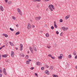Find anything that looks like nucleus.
Masks as SVG:
<instances>
[{
  "instance_id": "bb28decb",
  "label": "nucleus",
  "mask_w": 77,
  "mask_h": 77,
  "mask_svg": "<svg viewBox=\"0 0 77 77\" xmlns=\"http://www.w3.org/2000/svg\"><path fill=\"white\" fill-rule=\"evenodd\" d=\"M60 23H62V22H63V20L62 19H60Z\"/></svg>"
},
{
  "instance_id": "603ef678",
  "label": "nucleus",
  "mask_w": 77,
  "mask_h": 77,
  "mask_svg": "<svg viewBox=\"0 0 77 77\" xmlns=\"http://www.w3.org/2000/svg\"><path fill=\"white\" fill-rule=\"evenodd\" d=\"M50 0H44L45 2H48V1H49Z\"/></svg>"
},
{
  "instance_id": "20e7f679",
  "label": "nucleus",
  "mask_w": 77,
  "mask_h": 77,
  "mask_svg": "<svg viewBox=\"0 0 77 77\" xmlns=\"http://www.w3.org/2000/svg\"><path fill=\"white\" fill-rule=\"evenodd\" d=\"M0 11L2 12H3L4 11V8L2 5L0 6Z\"/></svg>"
},
{
  "instance_id": "a18cd8bd",
  "label": "nucleus",
  "mask_w": 77,
  "mask_h": 77,
  "mask_svg": "<svg viewBox=\"0 0 77 77\" xmlns=\"http://www.w3.org/2000/svg\"><path fill=\"white\" fill-rule=\"evenodd\" d=\"M16 26L18 27H19V24H17L16 25Z\"/></svg>"
},
{
  "instance_id": "9d476101",
  "label": "nucleus",
  "mask_w": 77,
  "mask_h": 77,
  "mask_svg": "<svg viewBox=\"0 0 77 77\" xmlns=\"http://www.w3.org/2000/svg\"><path fill=\"white\" fill-rule=\"evenodd\" d=\"M45 74H46L48 75H49L50 74V72H48V70H46L45 71Z\"/></svg>"
},
{
  "instance_id": "dca6fc26",
  "label": "nucleus",
  "mask_w": 77,
  "mask_h": 77,
  "mask_svg": "<svg viewBox=\"0 0 77 77\" xmlns=\"http://www.w3.org/2000/svg\"><path fill=\"white\" fill-rule=\"evenodd\" d=\"M2 57H8V55L7 54L2 55Z\"/></svg>"
},
{
  "instance_id": "09e8293b",
  "label": "nucleus",
  "mask_w": 77,
  "mask_h": 77,
  "mask_svg": "<svg viewBox=\"0 0 77 77\" xmlns=\"http://www.w3.org/2000/svg\"><path fill=\"white\" fill-rule=\"evenodd\" d=\"M37 2H41V0H37Z\"/></svg>"
},
{
  "instance_id": "f257e3e1",
  "label": "nucleus",
  "mask_w": 77,
  "mask_h": 77,
  "mask_svg": "<svg viewBox=\"0 0 77 77\" xmlns=\"http://www.w3.org/2000/svg\"><path fill=\"white\" fill-rule=\"evenodd\" d=\"M61 29L63 30H64V31H66V30H68V27L66 28L65 27L63 26L61 28Z\"/></svg>"
},
{
  "instance_id": "69168bd1",
  "label": "nucleus",
  "mask_w": 77,
  "mask_h": 77,
  "mask_svg": "<svg viewBox=\"0 0 77 77\" xmlns=\"http://www.w3.org/2000/svg\"><path fill=\"white\" fill-rule=\"evenodd\" d=\"M48 11V8H47L46 9V11Z\"/></svg>"
},
{
  "instance_id": "bf43d9fd",
  "label": "nucleus",
  "mask_w": 77,
  "mask_h": 77,
  "mask_svg": "<svg viewBox=\"0 0 77 77\" xmlns=\"http://www.w3.org/2000/svg\"><path fill=\"white\" fill-rule=\"evenodd\" d=\"M5 47V46L4 45L2 46V48H3L4 47Z\"/></svg>"
},
{
  "instance_id": "864d4df0",
  "label": "nucleus",
  "mask_w": 77,
  "mask_h": 77,
  "mask_svg": "<svg viewBox=\"0 0 77 77\" xmlns=\"http://www.w3.org/2000/svg\"><path fill=\"white\" fill-rule=\"evenodd\" d=\"M33 1L34 2H37V0H33Z\"/></svg>"
},
{
  "instance_id": "c756f323",
  "label": "nucleus",
  "mask_w": 77,
  "mask_h": 77,
  "mask_svg": "<svg viewBox=\"0 0 77 77\" xmlns=\"http://www.w3.org/2000/svg\"><path fill=\"white\" fill-rule=\"evenodd\" d=\"M31 27L32 28H34V27H35V25H32L31 26Z\"/></svg>"
},
{
  "instance_id": "6e6d98bb",
  "label": "nucleus",
  "mask_w": 77,
  "mask_h": 77,
  "mask_svg": "<svg viewBox=\"0 0 77 77\" xmlns=\"http://www.w3.org/2000/svg\"><path fill=\"white\" fill-rule=\"evenodd\" d=\"M9 3L10 4H12V2H11V1H10V2H9Z\"/></svg>"
},
{
  "instance_id": "f8f14e48",
  "label": "nucleus",
  "mask_w": 77,
  "mask_h": 77,
  "mask_svg": "<svg viewBox=\"0 0 77 77\" xmlns=\"http://www.w3.org/2000/svg\"><path fill=\"white\" fill-rule=\"evenodd\" d=\"M36 64L37 65H39V66H41V62H37L36 63Z\"/></svg>"
},
{
  "instance_id": "a878e982",
  "label": "nucleus",
  "mask_w": 77,
  "mask_h": 77,
  "mask_svg": "<svg viewBox=\"0 0 77 77\" xmlns=\"http://www.w3.org/2000/svg\"><path fill=\"white\" fill-rule=\"evenodd\" d=\"M26 63L27 65H29V61H26Z\"/></svg>"
},
{
  "instance_id": "338daca9",
  "label": "nucleus",
  "mask_w": 77,
  "mask_h": 77,
  "mask_svg": "<svg viewBox=\"0 0 77 77\" xmlns=\"http://www.w3.org/2000/svg\"><path fill=\"white\" fill-rule=\"evenodd\" d=\"M75 68L76 69H77V65H76L75 66Z\"/></svg>"
},
{
  "instance_id": "2f4dec72",
  "label": "nucleus",
  "mask_w": 77,
  "mask_h": 77,
  "mask_svg": "<svg viewBox=\"0 0 77 77\" xmlns=\"http://www.w3.org/2000/svg\"><path fill=\"white\" fill-rule=\"evenodd\" d=\"M51 5H49V6H48V8L49 9H51Z\"/></svg>"
},
{
  "instance_id": "c85d7f7f",
  "label": "nucleus",
  "mask_w": 77,
  "mask_h": 77,
  "mask_svg": "<svg viewBox=\"0 0 77 77\" xmlns=\"http://www.w3.org/2000/svg\"><path fill=\"white\" fill-rule=\"evenodd\" d=\"M10 30H11V31H14V29H12L11 28H10Z\"/></svg>"
},
{
  "instance_id": "680f3d73",
  "label": "nucleus",
  "mask_w": 77,
  "mask_h": 77,
  "mask_svg": "<svg viewBox=\"0 0 77 77\" xmlns=\"http://www.w3.org/2000/svg\"><path fill=\"white\" fill-rule=\"evenodd\" d=\"M39 5H37V7L39 8Z\"/></svg>"
},
{
  "instance_id": "0e129e2a",
  "label": "nucleus",
  "mask_w": 77,
  "mask_h": 77,
  "mask_svg": "<svg viewBox=\"0 0 77 77\" xmlns=\"http://www.w3.org/2000/svg\"><path fill=\"white\" fill-rule=\"evenodd\" d=\"M18 48H16V49L17 50H18Z\"/></svg>"
},
{
  "instance_id": "ddd939ff",
  "label": "nucleus",
  "mask_w": 77,
  "mask_h": 77,
  "mask_svg": "<svg viewBox=\"0 0 77 77\" xmlns=\"http://www.w3.org/2000/svg\"><path fill=\"white\" fill-rule=\"evenodd\" d=\"M54 26L55 28H56V29H57V25H56V21L54 22Z\"/></svg>"
},
{
  "instance_id": "0eeeda50",
  "label": "nucleus",
  "mask_w": 77,
  "mask_h": 77,
  "mask_svg": "<svg viewBox=\"0 0 77 77\" xmlns=\"http://www.w3.org/2000/svg\"><path fill=\"white\" fill-rule=\"evenodd\" d=\"M20 51H22L23 50V45L22 44H20Z\"/></svg>"
},
{
  "instance_id": "5701e85b",
  "label": "nucleus",
  "mask_w": 77,
  "mask_h": 77,
  "mask_svg": "<svg viewBox=\"0 0 77 77\" xmlns=\"http://www.w3.org/2000/svg\"><path fill=\"white\" fill-rule=\"evenodd\" d=\"M68 58L71 59V55H69L68 56Z\"/></svg>"
},
{
  "instance_id": "cd10ccee",
  "label": "nucleus",
  "mask_w": 77,
  "mask_h": 77,
  "mask_svg": "<svg viewBox=\"0 0 77 77\" xmlns=\"http://www.w3.org/2000/svg\"><path fill=\"white\" fill-rule=\"evenodd\" d=\"M51 29H52V30H53V29H54V27L53 26H51Z\"/></svg>"
},
{
  "instance_id": "f03ea898",
  "label": "nucleus",
  "mask_w": 77,
  "mask_h": 77,
  "mask_svg": "<svg viewBox=\"0 0 77 77\" xmlns=\"http://www.w3.org/2000/svg\"><path fill=\"white\" fill-rule=\"evenodd\" d=\"M11 55L12 57H14V56H15V53H14V52L13 51H11Z\"/></svg>"
},
{
  "instance_id": "3c124183",
  "label": "nucleus",
  "mask_w": 77,
  "mask_h": 77,
  "mask_svg": "<svg viewBox=\"0 0 77 77\" xmlns=\"http://www.w3.org/2000/svg\"><path fill=\"white\" fill-rule=\"evenodd\" d=\"M50 10L51 11H53V9H52L51 8H50Z\"/></svg>"
},
{
  "instance_id": "7c9ffc66",
  "label": "nucleus",
  "mask_w": 77,
  "mask_h": 77,
  "mask_svg": "<svg viewBox=\"0 0 77 77\" xmlns=\"http://www.w3.org/2000/svg\"><path fill=\"white\" fill-rule=\"evenodd\" d=\"M6 72V69H5V68H4L3 69V72Z\"/></svg>"
},
{
  "instance_id": "412c9836",
  "label": "nucleus",
  "mask_w": 77,
  "mask_h": 77,
  "mask_svg": "<svg viewBox=\"0 0 77 77\" xmlns=\"http://www.w3.org/2000/svg\"><path fill=\"white\" fill-rule=\"evenodd\" d=\"M73 55H74V56H76V52H75V51H74L73 52Z\"/></svg>"
},
{
  "instance_id": "4468645a",
  "label": "nucleus",
  "mask_w": 77,
  "mask_h": 77,
  "mask_svg": "<svg viewBox=\"0 0 77 77\" xmlns=\"http://www.w3.org/2000/svg\"><path fill=\"white\" fill-rule=\"evenodd\" d=\"M2 35L3 36H5V38H8V35L5 34H2Z\"/></svg>"
},
{
  "instance_id": "a211bd4d",
  "label": "nucleus",
  "mask_w": 77,
  "mask_h": 77,
  "mask_svg": "<svg viewBox=\"0 0 77 77\" xmlns=\"http://www.w3.org/2000/svg\"><path fill=\"white\" fill-rule=\"evenodd\" d=\"M45 36L46 37H49V34L48 33H47L45 34Z\"/></svg>"
},
{
  "instance_id": "052dcab7",
  "label": "nucleus",
  "mask_w": 77,
  "mask_h": 77,
  "mask_svg": "<svg viewBox=\"0 0 77 77\" xmlns=\"http://www.w3.org/2000/svg\"><path fill=\"white\" fill-rule=\"evenodd\" d=\"M1 57H2V55H0V59H1Z\"/></svg>"
},
{
  "instance_id": "4d7b16f0",
  "label": "nucleus",
  "mask_w": 77,
  "mask_h": 77,
  "mask_svg": "<svg viewBox=\"0 0 77 77\" xmlns=\"http://www.w3.org/2000/svg\"><path fill=\"white\" fill-rule=\"evenodd\" d=\"M2 77V75L1 74H0V77Z\"/></svg>"
},
{
  "instance_id": "79ce46f5",
  "label": "nucleus",
  "mask_w": 77,
  "mask_h": 77,
  "mask_svg": "<svg viewBox=\"0 0 77 77\" xmlns=\"http://www.w3.org/2000/svg\"><path fill=\"white\" fill-rule=\"evenodd\" d=\"M35 75L36 76V77H38V74H37L36 73H35Z\"/></svg>"
},
{
  "instance_id": "774afa93",
  "label": "nucleus",
  "mask_w": 77,
  "mask_h": 77,
  "mask_svg": "<svg viewBox=\"0 0 77 77\" xmlns=\"http://www.w3.org/2000/svg\"><path fill=\"white\" fill-rule=\"evenodd\" d=\"M29 60V62H31V60Z\"/></svg>"
},
{
  "instance_id": "8fccbe9b",
  "label": "nucleus",
  "mask_w": 77,
  "mask_h": 77,
  "mask_svg": "<svg viewBox=\"0 0 77 77\" xmlns=\"http://www.w3.org/2000/svg\"><path fill=\"white\" fill-rule=\"evenodd\" d=\"M2 71H3V70H2V69L0 70V72L1 73H2Z\"/></svg>"
},
{
  "instance_id": "13d9d810",
  "label": "nucleus",
  "mask_w": 77,
  "mask_h": 77,
  "mask_svg": "<svg viewBox=\"0 0 77 77\" xmlns=\"http://www.w3.org/2000/svg\"><path fill=\"white\" fill-rule=\"evenodd\" d=\"M62 32L61 33V34H60V35L61 36H62Z\"/></svg>"
},
{
  "instance_id": "f704fd0d",
  "label": "nucleus",
  "mask_w": 77,
  "mask_h": 77,
  "mask_svg": "<svg viewBox=\"0 0 77 77\" xmlns=\"http://www.w3.org/2000/svg\"><path fill=\"white\" fill-rule=\"evenodd\" d=\"M12 18H13L14 20H15V19H16V18H15V17H14V16H13V17H12Z\"/></svg>"
},
{
  "instance_id": "393cba45",
  "label": "nucleus",
  "mask_w": 77,
  "mask_h": 77,
  "mask_svg": "<svg viewBox=\"0 0 77 77\" xmlns=\"http://www.w3.org/2000/svg\"><path fill=\"white\" fill-rule=\"evenodd\" d=\"M25 58L26 59H27L29 58V56L27 55H26V56L25 57Z\"/></svg>"
},
{
  "instance_id": "aec40b11",
  "label": "nucleus",
  "mask_w": 77,
  "mask_h": 77,
  "mask_svg": "<svg viewBox=\"0 0 77 77\" xmlns=\"http://www.w3.org/2000/svg\"><path fill=\"white\" fill-rule=\"evenodd\" d=\"M53 69V66H51L50 67V70H52Z\"/></svg>"
},
{
  "instance_id": "c03bdc74",
  "label": "nucleus",
  "mask_w": 77,
  "mask_h": 77,
  "mask_svg": "<svg viewBox=\"0 0 77 77\" xmlns=\"http://www.w3.org/2000/svg\"><path fill=\"white\" fill-rule=\"evenodd\" d=\"M21 56H22V57H24V56H25V55L23 54H21Z\"/></svg>"
},
{
  "instance_id": "ea45409f",
  "label": "nucleus",
  "mask_w": 77,
  "mask_h": 77,
  "mask_svg": "<svg viewBox=\"0 0 77 77\" xmlns=\"http://www.w3.org/2000/svg\"><path fill=\"white\" fill-rule=\"evenodd\" d=\"M48 56H49V57H51L52 56H51V55L50 54H49L48 55Z\"/></svg>"
},
{
  "instance_id": "2eb2a0df",
  "label": "nucleus",
  "mask_w": 77,
  "mask_h": 77,
  "mask_svg": "<svg viewBox=\"0 0 77 77\" xmlns=\"http://www.w3.org/2000/svg\"><path fill=\"white\" fill-rule=\"evenodd\" d=\"M62 56H63V55L62 54H60V56H59L58 57V59H62Z\"/></svg>"
},
{
  "instance_id": "49530a36",
  "label": "nucleus",
  "mask_w": 77,
  "mask_h": 77,
  "mask_svg": "<svg viewBox=\"0 0 77 77\" xmlns=\"http://www.w3.org/2000/svg\"><path fill=\"white\" fill-rule=\"evenodd\" d=\"M4 74H5V75H7V73H6V71L4 72Z\"/></svg>"
},
{
  "instance_id": "5fc2aeb1",
  "label": "nucleus",
  "mask_w": 77,
  "mask_h": 77,
  "mask_svg": "<svg viewBox=\"0 0 77 77\" xmlns=\"http://www.w3.org/2000/svg\"><path fill=\"white\" fill-rule=\"evenodd\" d=\"M75 59H77V55L75 57Z\"/></svg>"
},
{
  "instance_id": "7ed1b4c3",
  "label": "nucleus",
  "mask_w": 77,
  "mask_h": 77,
  "mask_svg": "<svg viewBox=\"0 0 77 77\" xmlns=\"http://www.w3.org/2000/svg\"><path fill=\"white\" fill-rule=\"evenodd\" d=\"M41 18V16H39L38 17H35V20L36 21H38L39 20H40V19Z\"/></svg>"
},
{
  "instance_id": "473e14b6",
  "label": "nucleus",
  "mask_w": 77,
  "mask_h": 77,
  "mask_svg": "<svg viewBox=\"0 0 77 77\" xmlns=\"http://www.w3.org/2000/svg\"><path fill=\"white\" fill-rule=\"evenodd\" d=\"M30 69H31L32 70H33V69H34V67H31L30 68Z\"/></svg>"
},
{
  "instance_id": "f3484780",
  "label": "nucleus",
  "mask_w": 77,
  "mask_h": 77,
  "mask_svg": "<svg viewBox=\"0 0 77 77\" xmlns=\"http://www.w3.org/2000/svg\"><path fill=\"white\" fill-rule=\"evenodd\" d=\"M17 10L18 13L21 11V10H20V9L19 8H17Z\"/></svg>"
},
{
  "instance_id": "9b49d317",
  "label": "nucleus",
  "mask_w": 77,
  "mask_h": 77,
  "mask_svg": "<svg viewBox=\"0 0 77 77\" xmlns=\"http://www.w3.org/2000/svg\"><path fill=\"white\" fill-rule=\"evenodd\" d=\"M9 42L11 46H15V45L13 43H12V42Z\"/></svg>"
},
{
  "instance_id": "4c0bfd02",
  "label": "nucleus",
  "mask_w": 77,
  "mask_h": 77,
  "mask_svg": "<svg viewBox=\"0 0 77 77\" xmlns=\"http://www.w3.org/2000/svg\"><path fill=\"white\" fill-rule=\"evenodd\" d=\"M42 70H44V67H42L41 68Z\"/></svg>"
},
{
  "instance_id": "c9c22d12",
  "label": "nucleus",
  "mask_w": 77,
  "mask_h": 77,
  "mask_svg": "<svg viewBox=\"0 0 77 77\" xmlns=\"http://www.w3.org/2000/svg\"><path fill=\"white\" fill-rule=\"evenodd\" d=\"M56 34H57V35H58V34H59V32H58V31H57L56 32Z\"/></svg>"
},
{
  "instance_id": "de8ad7c7",
  "label": "nucleus",
  "mask_w": 77,
  "mask_h": 77,
  "mask_svg": "<svg viewBox=\"0 0 77 77\" xmlns=\"http://www.w3.org/2000/svg\"><path fill=\"white\" fill-rule=\"evenodd\" d=\"M46 67H47V68H49V66L48 65H46Z\"/></svg>"
},
{
  "instance_id": "1a4fd4ad",
  "label": "nucleus",
  "mask_w": 77,
  "mask_h": 77,
  "mask_svg": "<svg viewBox=\"0 0 77 77\" xmlns=\"http://www.w3.org/2000/svg\"><path fill=\"white\" fill-rule=\"evenodd\" d=\"M69 17H70V15L69 14L66 16L65 17V18L66 20H68V18H69Z\"/></svg>"
},
{
  "instance_id": "423d86ee",
  "label": "nucleus",
  "mask_w": 77,
  "mask_h": 77,
  "mask_svg": "<svg viewBox=\"0 0 77 77\" xmlns=\"http://www.w3.org/2000/svg\"><path fill=\"white\" fill-rule=\"evenodd\" d=\"M31 28V26L30 23H28L27 25V29H30Z\"/></svg>"
},
{
  "instance_id": "a19ab883",
  "label": "nucleus",
  "mask_w": 77,
  "mask_h": 77,
  "mask_svg": "<svg viewBox=\"0 0 77 77\" xmlns=\"http://www.w3.org/2000/svg\"><path fill=\"white\" fill-rule=\"evenodd\" d=\"M6 62H7V63H8L9 62V60H6Z\"/></svg>"
},
{
  "instance_id": "72a5a7b5",
  "label": "nucleus",
  "mask_w": 77,
  "mask_h": 77,
  "mask_svg": "<svg viewBox=\"0 0 77 77\" xmlns=\"http://www.w3.org/2000/svg\"><path fill=\"white\" fill-rule=\"evenodd\" d=\"M51 59H55V57H52V56L51 57Z\"/></svg>"
},
{
  "instance_id": "37998d69",
  "label": "nucleus",
  "mask_w": 77,
  "mask_h": 77,
  "mask_svg": "<svg viewBox=\"0 0 77 77\" xmlns=\"http://www.w3.org/2000/svg\"><path fill=\"white\" fill-rule=\"evenodd\" d=\"M5 2L6 3H8V0H4Z\"/></svg>"
},
{
  "instance_id": "58836bf2",
  "label": "nucleus",
  "mask_w": 77,
  "mask_h": 77,
  "mask_svg": "<svg viewBox=\"0 0 77 77\" xmlns=\"http://www.w3.org/2000/svg\"><path fill=\"white\" fill-rule=\"evenodd\" d=\"M53 77H58V76H57V75H54Z\"/></svg>"
},
{
  "instance_id": "e433bc0d",
  "label": "nucleus",
  "mask_w": 77,
  "mask_h": 77,
  "mask_svg": "<svg viewBox=\"0 0 77 77\" xmlns=\"http://www.w3.org/2000/svg\"><path fill=\"white\" fill-rule=\"evenodd\" d=\"M47 47V48H51V46H48Z\"/></svg>"
},
{
  "instance_id": "6ab92c4d",
  "label": "nucleus",
  "mask_w": 77,
  "mask_h": 77,
  "mask_svg": "<svg viewBox=\"0 0 77 77\" xmlns=\"http://www.w3.org/2000/svg\"><path fill=\"white\" fill-rule=\"evenodd\" d=\"M20 34V32H18L16 33L15 35H19Z\"/></svg>"
},
{
  "instance_id": "e2e57ef3",
  "label": "nucleus",
  "mask_w": 77,
  "mask_h": 77,
  "mask_svg": "<svg viewBox=\"0 0 77 77\" xmlns=\"http://www.w3.org/2000/svg\"><path fill=\"white\" fill-rule=\"evenodd\" d=\"M2 69V67H0V70Z\"/></svg>"
},
{
  "instance_id": "6e6552de",
  "label": "nucleus",
  "mask_w": 77,
  "mask_h": 77,
  "mask_svg": "<svg viewBox=\"0 0 77 77\" xmlns=\"http://www.w3.org/2000/svg\"><path fill=\"white\" fill-rule=\"evenodd\" d=\"M29 49L32 53H33V50L32 49V48L30 46L29 47Z\"/></svg>"
},
{
  "instance_id": "39448f33",
  "label": "nucleus",
  "mask_w": 77,
  "mask_h": 77,
  "mask_svg": "<svg viewBox=\"0 0 77 77\" xmlns=\"http://www.w3.org/2000/svg\"><path fill=\"white\" fill-rule=\"evenodd\" d=\"M32 48L34 50V51H37V50H36V48L35 46V45H33Z\"/></svg>"
},
{
  "instance_id": "b1692460",
  "label": "nucleus",
  "mask_w": 77,
  "mask_h": 77,
  "mask_svg": "<svg viewBox=\"0 0 77 77\" xmlns=\"http://www.w3.org/2000/svg\"><path fill=\"white\" fill-rule=\"evenodd\" d=\"M51 7L54 10V6L53 5H51Z\"/></svg>"
},
{
  "instance_id": "4be33fe9",
  "label": "nucleus",
  "mask_w": 77,
  "mask_h": 77,
  "mask_svg": "<svg viewBox=\"0 0 77 77\" xmlns=\"http://www.w3.org/2000/svg\"><path fill=\"white\" fill-rule=\"evenodd\" d=\"M18 13L20 15H23V13H22V12H21V11L19 12Z\"/></svg>"
}]
</instances>
